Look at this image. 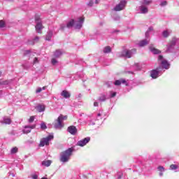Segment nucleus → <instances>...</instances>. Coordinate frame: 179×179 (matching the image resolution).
I'll use <instances>...</instances> for the list:
<instances>
[{
    "mask_svg": "<svg viewBox=\"0 0 179 179\" xmlns=\"http://www.w3.org/2000/svg\"><path fill=\"white\" fill-rule=\"evenodd\" d=\"M158 61H161V66L162 67V71L164 69H170V63L164 58H163L162 55L158 56Z\"/></svg>",
    "mask_w": 179,
    "mask_h": 179,
    "instance_id": "nucleus-10",
    "label": "nucleus"
},
{
    "mask_svg": "<svg viewBox=\"0 0 179 179\" xmlns=\"http://www.w3.org/2000/svg\"><path fill=\"white\" fill-rule=\"evenodd\" d=\"M6 27V22L3 20H0V29H3Z\"/></svg>",
    "mask_w": 179,
    "mask_h": 179,
    "instance_id": "nucleus-30",
    "label": "nucleus"
},
{
    "mask_svg": "<svg viewBox=\"0 0 179 179\" xmlns=\"http://www.w3.org/2000/svg\"><path fill=\"white\" fill-rule=\"evenodd\" d=\"M65 27H66V25H65V24H62L60 25V30H64V29H65Z\"/></svg>",
    "mask_w": 179,
    "mask_h": 179,
    "instance_id": "nucleus-44",
    "label": "nucleus"
},
{
    "mask_svg": "<svg viewBox=\"0 0 179 179\" xmlns=\"http://www.w3.org/2000/svg\"><path fill=\"white\" fill-rule=\"evenodd\" d=\"M94 107H99V102L94 101Z\"/></svg>",
    "mask_w": 179,
    "mask_h": 179,
    "instance_id": "nucleus-48",
    "label": "nucleus"
},
{
    "mask_svg": "<svg viewBox=\"0 0 179 179\" xmlns=\"http://www.w3.org/2000/svg\"><path fill=\"white\" fill-rule=\"evenodd\" d=\"M159 177H163V172H159Z\"/></svg>",
    "mask_w": 179,
    "mask_h": 179,
    "instance_id": "nucleus-50",
    "label": "nucleus"
},
{
    "mask_svg": "<svg viewBox=\"0 0 179 179\" xmlns=\"http://www.w3.org/2000/svg\"><path fill=\"white\" fill-rule=\"evenodd\" d=\"M61 96L64 97V99H69V97H71V93L66 90H63L61 93Z\"/></svg>",
    "mask_w": 179,
    "mask_h": 179,
    "instance_id": "nucleus-19",
    "label": "nucleus"
},
{
    "mask_svg": "<svg viewBox=\"0 0 179 179\" xmlns=\"http://www.w3.org/2000/svg\"><path fill=\"white\" fill-rule=\"evenodd\" d=\"M85 23V17H79L76 20H74V29L76 30H80Z\"/></svg>",
    "mask_w": 179,
    "mask_h": 179,
    "instance_id": "nucleus-9",
    "label": "nucleus"
},
{
    "mask_svg": "<svg viewBox=\"0 0 179 179\" xmlns=\"http://www.w3.org/2000/svg\"><path fill=\"white\" fill-rule=\"evenodd\" d=\"M100 3V0H95V3Z\"/></svg>",
    "mask_w": 179,
    "mask_h": 179,
    "instance_id": "nucleus-51",
    "label": "nucleus"
},
{
    "mask_svg": "<svg viewBox=\"0 0 179 179\" xmlns=\"http://www.w3.org/2000/svg\"><path fill=\"white\" fill-rule=\"evenodd\" d=\"M178 44L179 38L173 37L167 45L166 52H174V50H176V45H178Z\"/></svg>",
    "mask_w": 179,
    "mask_h": 179,
    "instance_id": "nucleus-4",
    "label": "nucleus"
},
{
    "mask_svg": "<svg viewBox=\"0 0 179 179\" xmlns=\"http://www.w3.org/2000/svg\"><path fill=\"white\" fill-rule=\"evenodd\" d=\"M117 31H115V33L117 32Z\"/></svg>",
    "mask_w": 179,
    "mask_h": 179,
    "instance_id": "nucleus-57",
    "label": "nucleus"
},
{
    "mask_svg": "<svg viewBox=\"0 0 179 179\" xmlns=\"http://www.w3.org/2000/svg\"><path fill=\"white\" fill-rule=\"evenodd\" d=\"M41 92H43V89L41 87H38L36 90V93L38 94V93H41Z\"/></svg>",
    "mask_w": 179,
    "mask_h": 179,
    "instance_id": "nucleus-43",
    "label": "nucleus"
},
{
    "mask_svg": "<svg viewBox=\"0 0 179 179\" xmlns=\"http://www.w3.org/2000/svg\"><path fill=\"white\" fill-rule=\"evenodd\" d=\"M35 28L37 33H41V29H43V24H41V22H36V25Z\"/></svg>",
    "mask_w": 179,
    "mask_h": 179,
    "instance_id": "nucleus-20",
    "label": "nucleus"
},
{
    "mask_svg": "<svg viewBox=\"0 0 179 179\" xmlns=\"http://www.w3.org/2000/svg\"><path fill=\"white\" fill-rule=\"evenodd\" d=\"M1 75H2V72L0 71V76H1Z\"/></svg>",
    "mask_w": 179,
    "mask_h": 179,
    "instance_id": "nucleus-56",
    "label": "nucleus"
},
{
    "mask_svg": "<svg viewBox=\"0 0 179 179\" xmlns=\"http://www.w3.org/2000/svg\"><path fill=\"white\" fill-rule=\"evenodd\" d=\"M75 27V20H71L66 24V27H68V29H71V27Z\"/></svg>",
    "mask_w": 179,
    "mask_h": 179,
    "instance_id": "nucleus-25",
    "label": "nucleus"
},
{
    "mask_svg": "<svg viewBox=\"0 0 179 179\" xmlns=\"http://www.w3.org/2000/svg\"><path fill=\"white\" fill-rule=\"evenodd\" d=\"M38 113H43L45 111V106L39 104L35 107Z\"/></svg>",
    "mask_w": 179,
    "mask_h": 179,
    "instance_id": "nucleus-15",
    "label": "nucleus"
},
{
    "mask_svg": "<svg viewBox=\"0 0 179 179\" xmlns=\"http://www.w3.org/2000/svg\"><path fill=\"white\" fill-rule=\"evenodd\" d=\"M173 31H171V29H167L165 30L162 32V36L163 37H164L165 38H167V37H169V36H170V34L172 33Z\"/></svg>",
    "mask_w": 179,
    "mask_h": 179,
    "instance_id": "nucleus-22",
    "label": "nucleus"
},
{
    "mask_svg": "<svg viewBox=\"0 0 179 179\" xmlns=\"http://www.w3.org/2000/svg\"><path fill=\"white\" fill-rule=\"evenodd\" d=\"M103 51L104 54H110V52H111V47L106 46L103 48Z\"/></svg>",
    "mask_w": 179,
    "mask_h": 179,
    "instance_id": "nucleus-27",
    "label": "nucleus"
},
{
    "mask_svg": "<svg viewBox=\"0 0 179 179\" xmlns=\"http://www.w3.org/2000/svg\"><path fill=\"white\" fill-rule=\"evenodd\" d=\"M178 169V165L171 164L170 165V170H177Z\"/></svg>",
    "mask_w": 179,
    "mask_h": 179,
    "instance_id": "nucleus-34",
    "label": "nucleus"
},
{
    "mask_svg": "<svg viewBox=\"0 0 179 179\" xmlns=\"http://www.w3.org/2000/svg\"><path fill=\"white\" fill-rule=\"evenodd\" d=\"M167 6V2L166 1H163L160 3V6Z\"/></svg>",
    "mask_w": 179,
    "mask_h": 179,
    "instance_id": "nucleus-41",
    "label": "nucleus"
},
{
    "mask_svg": "<svg viewBox=\"0 0 179 179\" xmlns=\"http://www.w3.org/2000/svg\"><path fill=\"white\" fill-rule=\"evenodd\" d=\"M67 119L68 116L60 115L54 122V128L55 129H62V128H64V121H66Z\"/></svg>",
    "mask_w": 179,
    "mask_h": 179,
    "instance_id": "nucleus-3",
    "label": "nucleus"
},
{
    "mask_svg": "<svg viewBox=\"0 0 179 179\" xmlns=\"http://www.w3.org/2000/svg\"><path fill=\"white\" fill-rule=\"evenodd\" d=\"M38 40H40V38L38 36H36L33 40H29L28 44L30 45H34L36 43H38Z\"/></svg>",
    "mask_w": 179,
    "mask_h": 179,
    "instance_id": "nucleus-18",
    "label": "nucleus"
},
{
    "mask_svg": "<svg viewBox=\"0 0 179 179\" xmlns=\"http://www.w3.org/2000/svg\"><path fill=\"white\" fill-rule=\"evenodd\" d=\"M34 64H38V59L37 57L34 59Z\"/></svg>",
    "mask_w": 179,
    "mask_h": 179,
    "instance_id": "nucleus-46",
    "label": "nucleus"
},
{
    "mask_svg": "<svg viewBox=\"0 0 179 179\" xmlns=\"http://www.w3.org/2000/svg\"><path fill=\"white\" fill-rule=\"evenodd\" d=\"M1 124H6V125H9L12 124V120L9 117H3V120L1 121Z\"/></svg>",
    "mask_w": 179,
    "mask_h": 179,
    "instance_id": "nucleus-17",
    "label": "nucleus"
},
{
    "mask_svg": "<svg viewBox=\"0 0 179 179\" xmlns=\"http://www.w3.org/2000/svg\"><path fill=\"white\" fill-rule=\"evenodd\" d=\"M152 30H153V27H149L148 30L145 32L146 38H149V32L152 31Z\"/></svg>",
    "mask_w": 179,
    "mask_h": 179,
    "instance_id": "nucleus-32",
    "label": "nucleus"
},
{
    "mask_svg": "<svg viewBox=\"0 0 179 179\" xmlns=\"http://www.w3.org/2000/svg\"><path fill=\"white\" fill-rule=\"evenodd\" d=\"M46 87H42V90H45Z\"/></svg>",
    "mask_w": 179,
    "mask_h": 179,
    "instance_id": "nucleus-52",
    "label": "nucleus"
},
{
    "mask_svg": "<svg viewBox=\"0 0 179 179\" xmlns=\"http://www.w3.org/2000/svg\"><path fill=\"white\" fill-rule=\"evenodd\" d=\"M89 142H90V137H86L82 140L78 141L77 142V146L83 148V146H86Z\"/></svg>",
    "mask_w": 179,
    "mask_h": 179,
    "instance_id": "nucleus-11",
    "label": "nucleus"
},
{
    "mask_svg": "<svg viewBox=\"0 0 179 179\" xmlns=\"http://www.w3.org/2000/svg\"><path fill=\"white\" fill-rule=\"evenodd\" d=\"M52 139H54V135H49L45 138H43L41 139L39 147L43 148L44 146H48L50 141H52Z\"/></svg>",
    "mask_w": 179,
    "mask_h": 179,
    "instance_id": "nucleus-7",
    "label": "nucleus"
},
{
    "mask_svg": "<svg viewBox=\"0 0 179 179\" xmlns=\"http://www.w3.org/2000/svg\"><path fill=\"white\" fill-rule=\"evenodd\" d=\"M152 3V0H142L140 1V5L136 7L137 13L146 15L149 12V5Z\"/></svg>",
    "mask_w": 179,
    "mask_h": 179,
    "instance_id": "nucleus-1",
    "label": "nucleus"
},
{
    "mask_svg": "<svg viewBox=\"0 0 179 179\" xmlns=\"http://www.w3.org/2000/svg\"><path fill=\"white\" fill-rule=\"evenodd\" d=\"M8 1H12V0H8Z\"/></svg>",
    "mask_w": 179,
    "mask_h": 179,
    "instance_id": "nucleus-58",
    "label": "nucleus"
},
{
    "mask_svg": "<svg viewBox=\"0 0 179 179\" xmlns=\"http://www.w3.org/2000/svg\"><path fill=\"white\" fill-rule=\"evenodd\" d=\"M121 17H120V15H114L113 16V20L115 21V22H119V20H120Z\"/></svg>",
    "mask_w": 179,
    "mask_h": 179,
    "instance_id": "nucleus-36",
    "label": "nucleus"
},
{
    "mask_svg": "<svg viewBox=\"0 0 179 179\" xmlns=\"http://www.w3.org/2000/svg\"><path fill=\"white\" fill-rule=\"evenodd\" d=\"M97 117H98L97 120H101V113H98Z\"/></svg>",
    "mask_w": 179,
    "mask_h": 179,
    "instance_id": "nucleus-49",
    "label": "nucleus"
},
{
    "mask_svg": "<svg viewBox=\"0 0 179 179\" xmlns=\"http://www.w3.org/2000/svg\"><path fill=\"white\" fill-rule=\"evenodd\" d=\"M87 5L88 6H93V1H90Z\"/></svg>",
    "mask_w": 179,
    "mask_h": 179,
    "instance_id": "nucleus-47",
    "label": "nucleus"
},
{
    "mask_svg": "<svg viewBox=\"0 0 179 179\" xmlns=\"http://www.w3.org/2000/svg\"><path fill=\"white\" fill-rule=\"evenodd\" d=\"M32 179H38V173L36 172L31 175Z\"/></svg>",
    "mask_w": 179,
    "mask_h": 179,
    "instance_id": "nucleus-33",
    "label": "nucleus"
},
{
    "mask_svg": "<svg viewBox=\"0 0 179 179\" xmlns=\"http://www.w3.org/2000/svg\"><path fill=\"white\" fill-rule=\"evenodd\" d=\"M164 70L163 71L162 66H159L156 69H153L150 71V76L152 79H157L159 76H162Z\"/></svg>",
    "mask_w": 179,
    "mask_h": 179,
    "instance_id": "nucleus-6",
    "label": "nucleus"
},
{
    "mask_svg": "<svg viewBox=\"0 0 179 179\" xmlns=\"http://www.w3.org/2000/svg\"><path fill=\"white\" fill-rule=\"evenodd\" d=\"M134 54H136V49H124L118 53V57H123L124 58H131Z\"/></svg>",
    "mask_w": 179,
    "mask_h": 179,
    "instance_id": "nucleus-5",
    "label": "nucleus"
},
{
    "mask_svg": "<svg viewBox=\"0 0 179 179\" xmlns=\"http://www.w3.org/2000/svg\"><path fill=\"white\" fill-rule=\"evenodd\" d=\"M41 129H47V125L45 124V123L44 122L41 123Z\"/></svg>",
    "mask_w": 179,
    "mask_h": 179,
    "instance_id": "nucleus-38",
    "label": "nucleus"
},
{
    "mask_svg": "<svg viewBox=\"0 0 179 179\" xmlns=\"http://www.w3.org/2000/svg\"><path fill=\"white\" fill-rule=\"evenodd\" d=\"M41 179H48L47 178H45V177H43V178H42Z\"/></svg>",
    "mask_w": 179,
    "mask_h": 179,
    "instance_id": "nucleus-55",
    "label": "nucleus"
},
{
    "mask_svg": "<svg viewBox=\"0 0 179 179\" xmlns=\"http://www.w3.org/2000/svg\"><path fill=\"white\" fill-rule=\"evenodd\" d=\"M35 20L37 22V20H38V17H36L35 18Z\"/></svg>",
    "mask_w": 179,
    "mask_h": 179,
    "instance_id": "nucleus-53",
    "label": "nucleus"
},
{
    "mask_svg": "<svg viewBox=\"0 0 179 179\" xmlns=\"http://www.w3.org/2000/svg\"><path fill=\"white\" fill-rule=\"evenodd\" d=\"M127 0L120 1L116 6L113 8V10L115 12H121V10H124L127 6Z\"/></svg>",
    "mask_w": 179,
    "mask_h": 179,
    "instance_id": "nucleus-8",
    "label": "nucleus"
},
{
    "mask_svg": "<svg viewBox=\"0 0 179 179\" xmlns=\"http://www.w3.org/2000/svg\"><path fill=\"white\" fill-rule=\"evenodd\" d=\"M9 83H10L9 80H0V86H6V85H9Z\"/></svg>",
    "mask_w": 179,
    "mask_h": 179,
    "instance_id": "nucleus-28",
    "label": "nucleus"
},
{
    "mask_svg": "<svg viewBox=\"0 0 179 179\" xmlns=\"http://www.w3.org/2000/svg\"><path fill=\"white\" fill-rule=\"evenodd\" d=\"M51 38H52V31H49L46 35L45 40L47 41H51Z\"/></svg>",
    "mask_w": 179,
    "mask_h": 179,
    "instance_id": "nucleus-26",
    "label": "nucleus"
},
{
    "mask_svg": "<svg viewBox=\"0 0 179 179\" xmlns=\"http://www.w3.org/2000/svg\"><path fill=\"white\" fill-rule=\"evenodd\" d=\"M67 132H69V134H71V135L75 136L78 134V129L73 125L69 126L67 128Z\"/></svg>",
    "mask_w": 179,
    "mask_h": 179,
    "instance_id": "nucleus-12",
    "label": "nucleus"
},
{
    "mask_svg": "<svg viewBox=\"0 0 179 179\" xmlns=\"http://www.w3.org/2000/svg\"><path fill=\"white\" fill-rule=\"evenodd\" d=\"M157 170L162 173H164V171H165L164 167H163V166H158Z\"/></svg>",
    "mask_w": 179,
    "mask_h": 179,
    "instance_id": "nucleus-40",
    "label": "nucleus"
},
{
    "mask_svg": "<svg viewBox=\"0 0 179 179\" xmlns=\"http://www.w3.org/2000/svg\"><path fill=\"white\" fill-rule=\"evenodd\" d=\"M149 48H150V52H152V54L157 55V54H160V52H162L160 50L156 49L155 48V46H153V45H150Z\"/></svg>",
    "mask_w": 179,
    "mask_h": 179,
    "instance_id": "nucleus-16",
    "label": "nucleus"
},
{
    "mask_svg": "<svg viewBox=\"0 0 179 179\" xmlns=\"http://www.w3.org/2000/svg\"><path fill=\"white\" fill-rule=\"evenodd\" d=\"M52 64L57 65L58 64V60H57L55 58L52 59L51 60Z\"/></svg>",
    "mask_w": 179,
    "mask_h": 179,
    "instance_id": "nucleus-39",
    "label": "nucleus"
},
{
    "mask_svg": "<svg viewBox=\"0 0 179 179\" xmlns=\"http://www.w3.org/2000/svg\"><path fill=\"white\" fill-rule=\"evenodd\" d=\"M121 178H122V173H117V179H121Z\"/></svg>",
    "mask_w": 179,
    "mask_h": 179,
    "instance_id": "nucleus-45",
    "label": "nucleus"
},
{
    "mask_svg": "<svg viewBox=\"0 0 179 179\" xmlns=\"http://www.w3.org/2000/svg\"><path fill=\"white\" fill-rule=\"evenodd\" d=\"M136 71H141V66H139V64H135Z\"/></svg>",
    "mask_w": 179,
    "mask_h": 179,
    "instance_id": "nucleus-42",
    "label": "nucleus"
},
{
    "mask_svg": "<svg viewBox=\"0 0 179 179\" xmlns=\"http://www.w3.org/2000/svg\"><path fill=\"white\" fill-rule=\"evenodd\" d=\"M72 153H73V148H69V149L63 151L60 153L59 161L62 163H68L69 160H71V157L72 156Z\"/></svg>",
    "mask_w": 179,
    "mask_h": 179,
    "instance_id": "nucleus-2",
    "label": "nucleus"
},
{
    "mask_svg": "<svg viewBox=\"0 0 179 179\" xmlns=\"http://www.w3.org/2000/svg\"><path fill=\"white\" fill-rule=\"evenodd\" d=\"M0 96H2V91H0Z\"/></svg>",
    "mask_w": 179,
    "mask_h": 179,
    "instance_id": "nucleus-54",
    "label": "nucleus"
},
{
    "mask_svg": "<svg viewBox=\"0 0 179 179\" xmlns=\"http://www.w3.org/2000/svg\"><path fill=\"white\" fill-rule=\"evenodd\" d=\"M18 148L17 147H14L11 149L10 153L11 155H15V153H17Z\"/></svg>",
    "mask_w": 179,
    "mask_h": 179,
    "instance_id": "nucleus-31",
    "label": "nucleus"
},
{
    "mask_svg": "<svg viewBox=\"0 0 179 179\" xmlns=\"http://www.w3.org/2000/svg\"><path fill=\"white\" fill-rule=\"evenodd\" d=\"M62 54H64V52L61 50H57L54 53L55 58H59V57H62Z\"/></svg>",
    "mask_w": 179,
    "mask_h": 179,
    "instance_id": "nucleus-21",
    "label": "nucleus"
},
{
    "mask_svg": "<svg viewBox=\"0 0 179 179\" xmlns=\"http://www.w3.org/2000/svg\"><path fill=\"white\" fill-rule=\"evenodd\" d=\"M35 118H36L35 116H31L28 120V122H29V124H31V122L34 121Z\"/></svg>",
    "mask_w": 179,
    "mask_h": 179,
    "instance_id": "nucleus-37",
    "label": "nucleus"
},
{
    "mask_svg": "<svg viewBox=\"0 0 179 179\" xmlns=\"http://www.w3.org/2000/svg\"><path fill=\"white\" fill-rule=\"evenodd\" d=\"M121 84L128 86V83H127V80L124 78L116 80L114 83L115 86H120Z\"/></svg>",
    "mask_w": 179,
    "mask_h": 179,
    "instance_id": "nucleus-14",
    "label": "nucleus"
},
{
    "mask_svg": "<svg viewBox=\"0 0 179 179\" xmlns=\"http://www.w3.org/2000/svg\"><path fill=\"white\" fill-rule=\"evenodd\" d=\"M36 128V124H33L31 126H25L24 129L22 130L23 134H30L32 129Z\"/></svg>",
    "mask_w": 179,
    "mask_h": 179,
    "instance_id": "nucleus-13",
    "label": "nucleus"
},
{
    "mask_svg": "<svg viewBox=\"0 0 179 179\" xmlns=\"http://www.w3.org/2000/svg\"><path fill=\"white\" fill-rule=\"evenodd\" d=\"M52 163V162L51 160H46V161H43L41 164L45 167H50Z\"/></svg>",
    "mask_w": 179,
    "mask_h": 179,
    "instance_id": "nucleus-24",
    "label": "nucleus"
},
{
    "mask_svg": "<svg viewBox=\"0 0 179 179\" xmlns=\"http://www.w3.org/2000/svg\"><path fill=\"white\" fill-rule=\"evenodd\" d=\"M110 99H113V98H114L117 96V92H114L110 91Z\"/></svg>",
    "mask_w": 179,
    "mask_h": 179,
    "instance_id": "nucleus-35",
    "label": "nucleus"
},
{
    "mask_svg": "<svg viewBox=\"0 0 179 179\" xmlns=\"http://www.w3.org/2000/svg\"><path fill=\"white\" fill-rule=\"evenodd\" d=\"M149 44V41L148 39H144L139 42V47H145V45H148Z\"/></svg>",
    "mask_w": 179,
    "mask_h": 179,
    "instance_id": "nucleus-23",
    "label": "nucleus"
},
{
    "mask_svg": "<svg viewBox=\"0 0 179 179\" xmlns=\"http://www.w3.org/2000/svg\"><path fill=\"white\" fill-rule=\"evenodd\" d=\"M99 101H106V100H107V96H106L105 94H101L99 99H98Z\"/></svg>",
    "mask_w": 179,
    "mask_h": 179,
    "instance_id": "nucleus-29",
    "label": "nucleus"
}]
</instances>
